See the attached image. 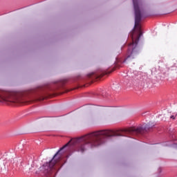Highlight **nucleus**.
Listing matches in <instances>:
<instances>
[{"label":"nucleus","mask_w":177,"mask_h":177,"mask_svg":"<svg viewBox=\"0 0 177 177\" xmlns=\"http://www.w3.org/2000/svg\"><path fill=\"white\" fill-rule=\"evenodd\" d=\"M160 117H162V118H161V120H164V118H167V117H168V115H167L166 114H162L160 115Z\"/></svg>","instance_id":"nucleus-6"},{"label":"nucleus","mask_w":177,"mask_h":177,"mask_svg":"<svg viewBox=\"0 0 177 177\" xmlns=\"http://www.w3.org/2000/svg\"><path fill=\"white\" fill-rule=\"evenodd\" d=\"M134 8L135 15H142L140 12V6H142V1L140 0H132Z\"/></svg>","instance_id":"nucleus-4"},{"label":"nucleus","mask_w":177,"mask_h":177,"mask_svg":"<svg viewBox=\"0 0 177 177\" xmlns=\"http://www.w3.org/2000/svg\"><path fill=\"white\" fill-rule=\"evenodd\" d=\"M110 73H111V72H109V74H110ZM106 74H108V73L105 72V73H104L103 74H102L100 75H97L95 73H91L89 74V77H93V78H102V77H103V75H104Z\"/></svg>","instance_id":"nucleus-5"},{"label":"nucleus","mask_w":177,"mask_h":177,"mask_svg":"<svg viewBox=\"0 0 177 177\" xmlns=\"http://www.w3.org/2000/svg\"><path fill=\"white\" fill-rule=\"evenodd\" d=\"M176 118V115H171V116H170V118H171V120H175Z\"/></svg>","instance_id":"nucleus-8"},{"label":"nucleus","mask_w":177,"mask_h":177,"mask_svg":"<svg viewBox=\"0 0 177 177\" xmlns=\"http://www.w3.org/2000/svg\"><path fill=\"white\" fill-rule=\"evenodd\" d=\"M156 125L153 122H149L147 124H143L144 127H130L124 130H120L118 131H113L110 130H101L97 131L100 140H101V144L103 143V139L104 138H111L113 136H125L127 133H130L131 135H138L140 133L141 135L145 133V132H149L153 127Z\"/></svg>","instance_id":"nucleus-2"},{"label":"nucleus","mask_w":177,"mask_h":177,"mask_svg":"<svg viewBox=\"0 0 177 177\" xmlns=\"http://www.w3.org/2000/svg\"><path fill=\"white\" fill-rule=\"evenodd\" d=\"M71 143L73 145L79 144L77 151L84 153V151H85V146H86V145H91L92 147H96L97 146H100V145H102V140L99 137L97 131L91 133L79 138L71 140L55 154L49 163L44 165L43 169L46 172H47V174H50V172L55 169V165L62 160V155L59 154L60 151H62L63 149H65V147H67V146Z\"/></svg>","instance_id":"nucleus-1"},{"label":"nucleus","mask_w":177,"mask_h":177,"mask_svg":"<svg viewBox=\"0 0 177 177\" xmlns=\"http://www.w3.org/2000/svg\"><path fill=\"white\" fill-rule=\"evenodd\" d=\"M20 96L17 93L1 91L0 92L1 102H7L8 103H20Z\"/></svg>","instance_id":"nucleus-3"},{"label":"nucleus","mask_w":177,"mask_h":177,"mask_svg":"<svg viewBox=\"0 0 177 177\" xmlns=\"http://www.w3.org/2000/svg\"><path fill=\"white\" fill-rule=\"evenodd\" d=\"M70 91H71V90H66V92H70Z\"/></svg>","instance_id":"nucleus-9"},{"label":"nucleus","mask_w":177,"mask_h":177,"mask_svg":"<svg viewBox=\"0 0 177 177\" xmlns=\"http://www.w3.org/2000/svg\"><path fill=\"white\" fill-rule=\"evenodd\" d=\"M36 101H40V100H44V98L43 97H37V98H35Z\"/></svg>","instance_id":"nucleus-7"}]
</instances>
